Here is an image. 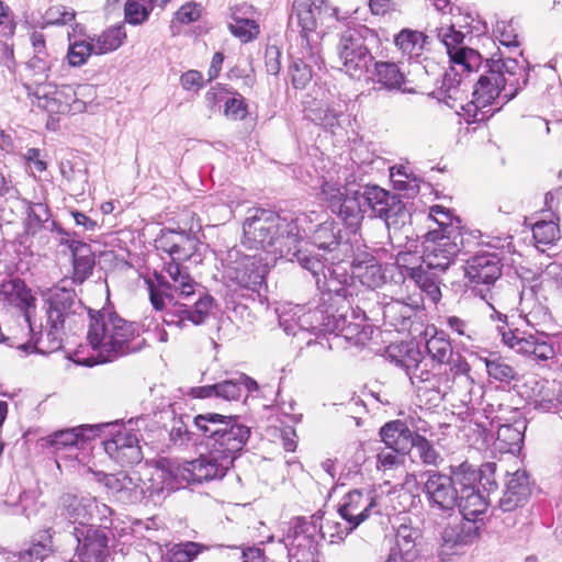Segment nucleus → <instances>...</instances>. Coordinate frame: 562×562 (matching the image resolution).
<instances>
[{
  "label": "nucleus",
  "instance_id": "obj_34",
  "mask_svg": "<svg viewBox=\"0 0 562 562\" xmlns=\"http://www.w3.org/2000/svg\"><path fill=\"white\" fill-rule=\"evenodd\" d=\"M105 485L113 490L117 498L126 503L139 502L144 496V491L138 484V477H132L124 472L117 474H104Z\"/></svg>",
  "mask_w": 562,
  "mask_h": 562
},
{
  "label": "nucleus",
  "instance_id": "obj_47",
  "mask_svg": "<svg viewBox=\"0 0 562 562\" xmlns=\"http://www.w3.org/2000/svg\"><path fill=\"white\" fill-rule=\"evenodd\" d=\"M473 22V18L471 14L467 13L463 18V22H452L447 27H438L437 31V37L440 40V42L445 45L447 50H450L452 48H459L460 45L463 43L464 34L461 31H457L456 27H471V23Z\"/></svg>",
  "mask_w": 562,
  "mask_h": 562
},
{
  "label": "nucleus",
  "instance_id": "obj_39",
  "mask_svg": "<svg viewBox=\"0 0 562 562\" xmlns=\"http://www.w3.org/2000/svg\"><path fill=\"white\" fill-rule=\"evenodd\" d=\"M460 83V75L453 67H451L449 70L443 72L440 86L436 87V89L429 93V97L437 99L440 102H445L449 108L453 109L454 102L459 98Z\"/></svg>",
  "mask_w": 562,
  "mask_h": 562
},
{
  "label": "nucleus",
  "instance_id": "obj_12",
  "mask_svg": "<svg viewBox=\"0 0 562 562\" xmlns=\"http://www.w3.org/2000/svg\"><path fill=\"white\" fill-rule=\"evenodd\" d=\"M337 13L338 9L329 5L327 0H293L288 34L297 33L296 43L322 45L324 33L318 30V24L328 18L339 20Z\"/></svg>",
  "mask_w": 562,
  "mask_h": 562
},
{
  "label": "nucleus",
  "instance_id": "obj_35",
  "mask_svg": "<svg viewBox=\"0 0 562 562\" xmlns=\"http://www.w3.org/2000/svg\"><path fill=\"white\" fill-rule=\"evenodd\" d=\"M420 537L418 529L407 525H401L395 536V546L391 549L390 557L403 562H411L417 558L416 541Z\"/></svg>",
  "mask_w": 562,
  "mask_h": 562
},
{
  "label": "nucleus",
  "instance_id": "obj_3",
  "mask_svg": "<svg viewBox=\"0 0 562 562\" xmlns=\"http://www.w3.org/2000/svg\"><path fill=\"white\" fill-rule=\"evenodd\" d=\"M142 425L145 418H130L126 423L116 419L108 423L81 424L63 428L38 440L42 448L55 451L76 448L80 451L90 450L91 457L105 453L108 457L143 456L140 441H144Z\"/></svg>",
  "mask_w": 562,
  "mask_h": 562
},
{
  "label": "nucleus",
  "instance_id": "obj_37",
  "mask_svg": "<svg viewBox=\"0 0 562 562\" xmlns=\"http://www.w3.org/2000/svg\"><path fill=\"white\" fill-rule=\"evenodd\" d=\"M374 69L372 72V81L380 85L381 89L389 91L402 90L405 83V76L400 70L398 66L393 61H374ZM403 91L412 92V90Z\"/></svg>",
  "mask_w": 562,
  "mask_h": 562
},
{
  "label": "nucleus",
  "instance_id": "obj_59",
  "mask_svg": "<svg viewBox=\"0 0 562 562\" xmlns=\"http://www.w3.org/2000/svg\"><path fill=\"white\" fill-rule=\"evenodd\" d=\"M441 273L427 270L426 273L422 277L419 283L415 285L418 286L426 296L434 303L437 304L441 299V290H440V279L439 276Z\"/></svg>",
  "mask_w": 562,
  "mask_h": 562
},
{
  "label": "nucleus",
  "instance_id": "obj_43",
  "mask_svg": "<svg viewBox=\"0 0 562 562\" xmlns=\"http://www.w3.org/2000/svg\"><path fill=\"white\" fill-rule=\"evenodd\" d=\"M87 88V86H79L78 90H75L72 86L64 85L59 89H57L55 91L54 101H58L60 103L58 112L80 113L86 111L87 103L80 100L78 95L82 94L81 90H85Z\"/></svg>",
  "mask_w": 562,
  "mask_h": 562
},
{
  "label": "nucleus",
  "instance_id": "obj_30",
  "mask_svg": "<svg viewBox=\"0 0 562 562\" xmlns=\"http://www.w3.org/2000/svg\"><path fill=\"white\" fill-rule=\"evenodd\" d=\"M315 278L316 288L318 291V296L322 297V301L333 302L334 305L337 304L340 307L352 311L356 306H352V284L349 282H337L330 279V274L319 273Z\"/></svg>",
  "mask_w": 562,
  "mask_h": 562
},
{
  "label": "nucleus",
  "instance_id": "obj_61",
  "mask_svg": "<svg viewBox=\"0 0 562 562\" xmlns=\"http://www.w3.org/2000/svg\"><path fill=\"white\" fill-rule=\"evenodd\" d=\"M506 490L510 495L526 501L530 495V483L526 472L519 470L514 472L506 482Z\"/></svg>",
  "mask_w": 562,
  "mask_h": 562
},
{
  "label": "nucleus",
  "instance_id": "obj_64",
  "mask_svg": "<svg viewBox=\"0 0 562 562\" xmlns=\"http://www.w3.org/2000/svg\"><path fill=\"white\" fill-rule=\"evenodd\" d=\"M233 91L234 89L227 88L222 83H217L206 92L205 100L207 101L209 106L212 110L215 106H218V109H221L222 106L224 108L225 101L228 99Z\"/></svg>",
  "mask_w": 562,
  "mask_h": 562
},
{
  "label": "nucleus",
  "instance_id": "obj_9",
  "mask_svg": "<svg viewBox=\"0 0 562 562\" xmlns=\"http://www.w3.org/2000/svg\"><path fill=\"white\" fill-rule=\"evenodd\" d=\"M381 46L376 31L364 24L351 23L340 33L337 45L338 58L342 70L355 79H360L369 71L374 60L373 53Z\"/></svg>",
  "mask_w": 562,
  "mask_h": 562
},
{
  "label": "nucleus",
  "instance_id": "obj_22",
  "mask_svg": "<svg viewBox=\"0 0 562 562\" xmlns=\"http://www.w3.org/2000/svg\"><path fill=\"white\" fill-rule=\"evenodd\" d=\"M77 540V553L81 562H103L108 555V542L111 531L105 528L74 527L71 531Z\"/></svg>",
  "mask_w": 562,
  "mask_h": 562
},
{
  "label": "nucleus",
  "instance_id": "obj_1",
  "mask_svg": "<svg viewBox=\"0 0 562 562\" xmlns=\"http://www.w3.org/2000/svg\"><path fill=\"white\" fill-rule=\"evenodd\" d=\"M155 248L166 252L170 261L165 262L161 272H155V280L147 281L149 301L167 326L184 327L187 323L199 326L205 323L215 306L214 297L204 292L195 295L196 282L190 277L182 262H202V249L196 233L190 228H161L155 238Z\"/></svg>",
  "mask_w": 562,
  "mask_h": 562
},
{
  "label": "nucleus",
  "instance_id": "obj_29",
  "mask_svg": "<svg viewBox=\"0 0 562 562\" xmlns=\"http://www.w3.org/2000/svg\"><path fill=\"white\" fill-rule=\"evenodd\" d=\"M462 110L473 117V123H486L492 117V81L487 75L479 78L472 92V100L462 105Z\"/></svg>",
  "mask_w": 562,
  "mask_h": 562
},
{
  "label": "nucleus",
  "instance_id": "obj_48",
  "mask_svg": "<svg viewBox=\"0 0 562 562\" xmlns=\"http://www.w3.org/2000/svg\"><path fill=\"white\" fill-rule=\"evenodd\" d=\"M532 236L538 250L553 245L561 237L559 226L553 221H539L532 226Z\"/></svg>",
  "mask_w": 562,
  "mask_h": 562
},
{
  "label": "nucleus",
  "instance_id": "obj_10",
  "mask_svg": "<svg viewBox=\"0 0 562 562\" xmlns=\"http://www.w3.org/2000/svg\"><path fill=\"white\" fill-rule=\"evenodd\" d=\"M193 422L207 439L206 445L221 457H236L251 434L250 427L241 424L238 415L205 413L196 415Z\"/></svg>",
  "mask_w": 562,
  "mask_h": 562
},
{
  "label": "nucleus",
  "instance_id": "obj_16",
  "mask_svg": "<svg viewBox=\"0 0 562 562\" xmlns=\"http://www.w3.org/2000/svg\"><path fill=\"white\" fill-rule=\"evenodd\" d=\"M494 419H497L499 424L497 437L494 439V450L501 454L516 456L520 453L527 428V420L520 409L517 407L507 409L503 404H499Z\"/></svg>",
  "mask_w": 562,
  "mask_h": 562
},
{
  "label": "nucleus",
  "instance_id": "obj_25",
  "mask_svg": "<svg viewBox=\"0 0 562 562\" xmlns=\"http://www.w3.org/2000/svg\"><path fill=\"white\" fill-rule=\"evenodd\" d=\"M346 103L325 104L308 110L311 121L331 135H339L350 125Z\"/></svg>",
  "mask_w": 562,
  "mask_h": 562
},
{
  "label": "nucleus",
  "instance_id": "obj_45",
  "mask_svg": "<svg viewBox=\"0 0 562 562\" xmlns=\"http://www.w3.org/2000/svg\"><path fill=\"white\" fill-rule=\"evenodd\" d=\"M426 351L434 362L439 367L443 366L451 357H453V349L450 340L446 334L436 331V334L426 340Z\"/></svg>",
  "mask_w": 562,
  "mask_h": 562
},
{
  "label": "nucleus",
  "instance_id": "obj_2",
  "mask_svg": "<svg viewBox=\"0 0 562 562\" xmlns=\"http://www.w3.org/2000/svg\"><path fill=\"white\" fill-rule=\"evenodd\" d=\"M322 194L327 207L348 231L346 245L335 263L348 262L352 274L376 259L375 249L367 246L358 235L366 215L383 220L389 232L394 233L411 223L412 214L406 202L374 183L347 181L340 186L326 181L322 184Z\"/></svg>",
  "mask_w": 562,
  "mask_h": 562
},
{
  "label": "nucleus",
  "instance_id": "obj_15",
  "mask_svg": "<svg viewBox=\"0 0 562 562\" xmlns=\"http://www.w3.org/2000/svg\"><path fill=\"white\" fill-rule=\"evenodd\" d=\"M385 300L386 297L384 296L383 301H381L378 292L368 291L359 300V304L356 307H364L367 310V324L378 321V316L381 315L384 325H389L397 331L408 329L414 315L413 306L400 300Z\"/></svg>",
  "mask_w": 562,
  "mask_h": 562
},
{
  "label": "nucleus",
  "instance_id": "obj_44",
  "mask_svg": "<svg viewBox=\"0 0 562 562\" xmlns=\"http://www.w3.org/2000/svg\"><path fill=\"white\" fill-rule=\"evenodd\" d=\"M391 273V266H385L383 268L376 258L373 262L363 267L360 272H357L353 276L359 278L360 282L370 289L369 291H374L375 288L383 285L386 280L390 279Z\"/></svg>",
  "mask_w": 562,
  "mask_h": 562
},
{
  "label": "nucleus",
  "instance_id": "obj_38",
  "mask_svg": "<svg viewBox=\"0 0 562 562\" xmlns=\"http://www.w3.org/2000/svg\"><path fill=\"white\" fill-rule=\"evenodd\" d=\"M216 384V397L226 401H237L244 392L257 391L259 385L256 380L245 373H240L236 378L224 380Z\"/></svg>",
  "mask_w": 562,
  "mask_h": 562
},
{
  "label": "nucleus",
  "instance_id": "obj_52",
  "mask_svg": "<svg viewBox=\"0 0 562 562\" xmlns=\"http://www.w3.org/2000/svg\"><path fill=\"white\" fill-rule=\"evenodd\" d=\"M555 386L557 385L554 381L543 379L536 382V386L532 389L536 403L548 409L559 405L558 403L554 404L560 392Z\"/></svg>",
  "mask_w": 562,
  "mask_h": 562
},
{
  "label": "nucleus",
  "instance_id": "obj_50",
  "mask_svg": "<svg viewBox=\"0 0 562 562\" xmlns=\"http://www.w3.org/2000/svg\"><path fill=\"white\" fill-rule=\"evenodd\" d=\"M56 59L48 54H34L33 57L26 63L27 69L35 77L34 83L37 86L44 85L48 79V72L53 67Z\"/></svg>",
  "mask_w": 562,
  "mask_h": 562
},
{
  "label": "nucleus",
  "instance_id": "obj_31",
  "mask_svg": "<svg viewBox=\"0 0 562 562\" xmlns=\"http://www.w3.org/2000/svg\"><path fill=\"white\" fill-rule=\"evenodd\" d=\"M60 245H66L71 252L74 281L85 282L92 274L95 265L90 245L75 238H61Z\"/></svg>",
  "mask_w": 562,
  "mask_h": 562
},
{
  "label": "nucleus",
  "instance_id": "obj_49",
  "mask_svg": "<svg viewBox=\"0 0 562 562\" xmlns=\"http://www.w3.org/2000/svg\"><path fill=\"white\" fill-rule=\"evenodd\" d=\"M156 0H127L124 7L125 22L132 25L144 23L155 7Z\"/></svg>",
  "mask_w": 562,
  "mask_h": 562
},
{
  "label": "nucleus",
  "instance_id": "obj_46",
  "mask_svg": "<svg viewBox=\"0 0 562 562\" xmlns=\"http://www.w3.org/2000/svg\"><path fill=\"white\" fill-rule=\"evenodd\" d=\"M126 38V32L123 24H116L102 32L95 38V55H103L116 50Z\"/></svg>",
  "mask_w": 562,
  "mask_h": 562
},
{
  "label": "nucleus",
  "instance_id": "obj_23",
  "mask_svg": "<svg viewBox=\"0 0 562 562\" xmlns=\"http://www.w3.org/2000/svg\"><path fill=\"white\" fill-rule=\"evenodd\" d=\"M431 212L442 213L446 215L449 222L437 221L440 232L445 236H449V241H454L458 245L459 252L463 251L468 254L472 248L485 244L491 247L490 243H483L481 240L483 234L479 229H469L462 225V221L458 216H453L451 211L442 205H432Z\"/></svg>",
  "mask_w": 562,
  "mask_h": 562
},
{
  "label": "nucleus",
  "instance_id": "obj_62",
  "mask_svg": "<svg viewBox=\"0 0 562 562\" xmlns=\"http://www.w3.org/2000/svg\"><path fill=\"white\" fill-rule=\"evenodd\" d=\"M505 244H502V246H498L494 241V249L499 250L498 252L494 251L493 258H494V268H497L499 270V276L503 274L502 270L504 268H507L508 270L512 268L514 263L513 255V246H512V237L508 236L504 239Z\"/></svg>",
  "mask_w": 562,
  "mask_h": 562
},
{
  "label": "nucleus",
  "instance_id": "obj_55",
  "mask_svg": "<svg viewBox=\"0 0 562 562\" xmlns=\"http://www.w3.org/2000/svg\"><path fill=\"white\" fill-rule=\"evenodd\" d=\"M201 548L199 543L191 541L177 544L167 553L165 562H191L198 557Z\"/></svg>",
  "mask_w": 562,
  "mask_h": 562
},
{
  "label": "nucleus",
  "instance_id": "obj_6",
  "mask_svg": "<svg viewBox=\"0 0 562 562\" xmlns=\"http://www.w3.org/2000/svg\"><path fill=\"white\" fill-rule=\"evenodd\" d=\"M87 340L97 351L95 357L78 359L85 367L112 362L138 352L146 344L136 330L135 323L122 318L113 308L88 310Z\"/></svg>",
  "mask_w": 562,
  "mask_h": 562
},
{
  "label": "nucleus",
  "instance_id": "obj_33",
  "mask_svg": "<svg viewBox=\"0 0 562 562\" xmlns=\"http://www.w3.org/2000/svg\"><path fill=\"white\" fill-rule=\"evenodd\" d=\"M61 505L69 521L72 525L78 524V528L89 527V521L93 520L94 497L92 496L65 494L61 497Z\"/></svg>",
  "mask_w": 562,
  "mask_h": 562
},
{
  "label": "nucleus",
  "instance_id": "obj_14",
  "mask_svg": "<svg viewBox=\"0 0 562 562\" xmlns=\"http://www.w3.org/2000/svg\"><path fill=\"white\" fill-rule=\"evenodd\" d=\"M380 441L400 457L408 456L413 450L418 457H438L430 441L411 430L407 423L394 419L385 423L379 430Z\"/></svg>",
  "mask_w": 562,
  "mask_h": 562
},
{
  "label": "nucleus",
  "instance_id": "obj_17",
  "mask_svg": "<svg viewBox=\"0 0 562 562\" xmlns=\"http://www.w3.org/2000/svg\"><path fill=\"white\" fill-rule=\"evenodd\" d=\"M468 291L492 307V254L476 251L465 261Z\"/></svg>",
  "mask_w": 562,
  "mask_h": 562
},
{
  "label": "nucleus",
  "instance_id": "obj_19",
  "mask_svg": "<svg viewBox=\"0 0 562 562\" xmlns=\"http://www.w3.org/2000/svg\"><path fill=\"white\" fill-rule=\"evenodd\" d=\"M522 70L517 59L513 57L494 60V113L510 101L520 88Z\"/></svg>",
  "mask_w": 562,
  "mask_h": 562
},
{
  "label": "nucleus",
  "instance_id": "obj_13",
  "mask_svg": "<svg viewBox=\"0 0 562 562\" xmlns=\"http://www.w3.org/2000/svg\"><path fill=\"white\" fill-rule=\"evenodd\" d=\"M222 263L227 281L258 294L267 288L269 266L262 254L246 255L239 248L233 247L227 250Z\"/></svg>",
  "mask_w": 562,
  "mask_h": 562
},
{
  "label": "nucleus",
  "instance_id": "obj_53",
  "mask_svg": "<svg viewBox=\"0 0 562 562\" xmlns=\"http://www.w3.org/2000/svg\"><path fill=\"white\" fill-rule=\"evenodd\" d=\"M92 54H95V47L92 43L87 41H75L69 44L67 58L72 67H80L87 63V59Z\"/></svg>",
  "mask_w": 562,
  "mask_h": 562
},
{
  "label": "nucleus",
  "instance_id": "obj_4",
  "mask_svg": "<svg viewBox=\"0 0 562 562\" xmlns=\"http://www.w3.org/2000/svg\"><path fill=\"white\" fill-rule=\"evenodd\" d=\"M46 327L45 331L36 333L32 326L31 318L26 314L25 323L29 328L30 338L19 345L20 351L24 355L41 353L49 355L63 348L65 330L75 331L77 327L85 324V315L88 307L83 305L74 289L58 288L45 300Z\"/></svg>",
  "mask_w": 562,
  "mask_h": 562
},
{
  "label": "nucleus",
  "instance_id": "obj_57",
  "mask_svg": "<svg viewBox=\"0 0 562 562\" xmlns=\"http://www.w3.org/2000/svg\"><path fill=\"white\" fill-rule=\"evenodd\" d=\"M235 24H229L231 33L244 42H249L259 34V25L252 19L234 16Z\"/></svg>",
  "mask_w": 562,
  "mask_h": 562
},
{
  "label": "nucleus",
  "instance_id": "obj_40",
  "mask_svg": "<svg viewBox=\"0 0 562 562\" xmlns=\"http://www.w3.org/2000/svg\"><path fill=\"white\" fill-rule=\"evenodd\" d=\"M480 526L463 519L461 524L448 525L441 535L442 541L449 547L471 543L479 536Z\"/></svg>",
  "mask_w": 562,
  "mask_h": 562
},
{
  "label": "nucleus",
  "instance_id": "obj_21",
  "mask_svg": "<svg viewBox=\"0 0 562 562\" xmlns=\"http://www.w3.org/2000/svg\"><path fill=\"white\" fill-rule=\"evenodd\" d=\"M460 468L465 472L464 482L459 479V473H454L456 480H459L463 485L459 503L460 513L464 520L477 525L482 520L480 516L485 514L490 503L479 490L471 486L472 483L477 481L480 473L476 470L470 471L467 462H463Z\"/></svg>",
  "mask_w": 562,
  "mask_h": 562
},
{
  "label": "nucleus",
  "instance_id": "obj_63",
  "mask_svg": "<svg viewBox=\"0 0 562 562\" xmlns=\"http://www.w3.org/2000/svg\"><path fill=\"white\" fill-rule=\"evenodd\" d=\"M203 7L195 1H188L182 4L175 14L176 20L181 24H190L201 18Z\"/></svg>",
  "mask_w": 562,
  "mask_h": 562
},
{
  "label": "nucleus",
  "instance_id": "obj_32",
  "mask_svg": "<svg viewBox=\"0 0 562 562\" xmlns=\"http://www.w3.org/2000/svg\"><path fill=\"white\" fill-rule=\"evenodd\" d=\"M218 459H191L186 461L181 477L188 483H202L216 477H223L225 470L218 464Z\"/></svg>",
  "mask_w": 562,
  "mask_h": 562
},
{
  "label": "nucleus",
  "instance_id": "obj_18",
  "mask_svg": "<svg viewBox=\"0 0 562 562\" xmlns=\"http://www.w3.org/2000/svg\"><path fill=\"white\" fill-rule=\"evenodd\" d=\"M422 237L426 268L443 273L459 254L457 243L449 241L450 237L438 231H428Z\"/></svg>",
  "mask_w": 562,
  "mask_h": 562
},
{
  "label": "nucleus",
  "instance_id": "obj_28",
  "mask_svg": "<svg viewBox=\"0 0 562 562\" xmlns=\"http://www.w3.org/2000/svg\"><path fill=\"white\" fill-rule=\"evenodd\" d=\"M295 261L305 270L310 271L313 277H317L319 273L330 274V279L337 282H349L353 283V274H350L347 268L342 267L341 263L325 265V260L321 259L317 255H314L307 249H295L293 254Z\"/></svg>",
  "mask_w": 562,
  "mask_h": 562
},
{
  "label": "nucleus",
  "instance_id": "obj_11",
  "mask_svg": "<svg viewBox=\"0 0 562 562\" xmlns=\"http://www.w3.org/2000/svg\"><path fill=\"white\" fill-rule=\"evenodd\" d=\"M314 216H316L315 212L296 214L297 246L304 238H307L312 246L322 251L321 255H317L321 259L335 263L336 259H339L342 246L346 245L347 235L342 234L345 224L342 221L339 222L329 216L319 223H314Z\"/></svg>",
  "mask_w": 562,
  "mask_h": 562
},
{
  "label": "nucleus",
  "instance_id": "obj_27",
  "mask_svg": "<svg viewBox=\"0 0 562 562\" xmlns=\"http://www.w3.org/2000/svg\"><path fill=\"white\" fill-rule=\"evenodd\" d=\"M495 322L498 323L496 325V334L501 337L503 347L515 353L532 356L539 335L519 336L518 330L509 326L507 316L494 308V323Z\"/></svg>",
  "mask_w": 562,
  "mask_h": 562
},
{
  "label": "nucleus",
  "instance_id": "obj_51",
  "mask_svg": "<svg viewBox=\"0 0 562 562\" xmlns=\"http://www.w3.org/2000/svg\"><path fill=\"white\" fill-rule=\"evenodd\" d=\"M406 238L409 239L408 235H406ZM418 239L419 235H417L416 240H408L406 243V249L398 251L395 262L392 265L393 267H426L424 250L419 251L417 245H414Z\"/></svg>",
  "mask_w": 562,
  "mask_h": 562
},
{
  "label": "nucleus",
  "instance_id": "obj_5",
  "mask_svg": "<svg viewBox=\"0 0 562 562\" xmlns=\"http://www.w3.org/2000/svg\"><path fill=\"white\" fill-rule=\"evenodd\" d=\"M367 318L364 307H356L350 314V311L334 305L333 302L324 303L321 296L304 305H297L292 317L300 330L315 336H342L356 346H363L372 338L375 327L367 324Z\"/></svg>",
  "mask_w": 562,
  "mask_h": 562
},
{
  "label": "nucleus",
  "instance_id": "obj_8",
  "mask_svg": "<svg viewBox=\"0 0 562 562\" xmlns=\"http://www.w3.org/2000/svg\"><path fill=\"white\" fill-rule=\"evenodd\" d=\"M357 528V521L344 520V522L326 519L324 524L318 525L317 519L308 521L297 518L289 528L283 539L284 547L288 550V562L291 555L296 559L311 562L313 552L319 539L328 538L329 542H338Z\"/></svg>",
  "mask_w": 562,
  "mask_h": 562
},
{
  "label": "nucleus",
  "instance_id": "obj_41",
  "mask_svg": "<svg viewBox=\"0 0 562 562\" xmlns=\"http://www.w3.org/2000/svg\"><path fill=\"white\" fill-rule=\"evenodd\" d=\"M7 300L22 311L34 307V297L25 282L19 278L12 279L2 285Z\"/></svg>",
  "mask_w": 562,
  "mask_h": 562
},
{
  "label": "nucleus",
  "instance_id": "obj_54",
  "mask_svg": "<svg viewBox=\"0 0 562 562\" xmlns=\"http://www.w3.org/2000/svg\"><path fill=\"white\" fill-rule=\"evenodd\" d=\"M223 114L234 121H241L248 114V105L245 98L234 90L228 99L225 101Z\"/></svg>",
  "mask_w": 562,
  "mask_h": 562
},
{
  "label": "nucleus",
  "instance_id": "obj_60",
  "mask_svg": "<svg viewBox=\"0 0 562 562\" xmlns=\"http://www.w3.org/2000/svg\"><path fill=\"white\" fill-rule=\"evenodd\" d=\"M50 552V537L44 535L41 540L32 542L27 549L23 550L21 557L30 562H42Z\"/></svg>",
  "mask_w": 562,
  "mask_h": 562
},
{
  "label": "nucleus",
  "instance_id": "obj_56",
  "mask_svg": "<svg viewBox=\"0 0 562 562\" xmlns=\"http://www.w3.org/2000/svg\"><path fill=\"white\" fill-rule=\"evenodd\" d=\"M392 273L390 280L395 284H404L406 281L414 284L419 283L422 277L428 270L426 267H393L391 266Z\"/></svg>",
  "mask_w": 562,
  "mask_h": 562
},
{
  "label": "nucleus",
  "instance_id": "obj_36",
  "mask_svg": "<svg viewBox=\"0 0 562 562\" xmlns=\"http://www.w3.org/2000/svg\"><path fill=\"white\" fill-rule=\"evenodd\" d=\"M396 363L397 366L405 369L413 383H415V380L422 383H426V390H436L439 387V379L437 375L427 370L420 369L422 353L419 350H407L406 355L402 359L396 360Z\"/></svg>",
  "mask_w": 562,
  "mask_h": 562
},
{
  "label": "nucleus",
  "instance_id": "obj_24",
  "mask_svg": "<svg viewBox=\"0 0 562 562\" xmlns=\"http://www.w3.org/2000/svg\"><path fill=\"white\" fill-rule=\"evenodd\" d=\"M375 492L353 490L346 494L338 507V514L344 520L357 521V527L372 513H380Z\"/></svg>",
  "mask_w": 562,
  "mask_h": 562
},
{
  "label": "nucleus",
  "instance_id": "obj_58",
  "mask_svg": "<svg viewBox=\"0 0 562 562\" xmlns=\"http://www.w3.org/2000/svg\"><path fill=\"white\" fill-rule=\"evenodd\" d=\"M49 210L46 204L36 203L30 207L25 222V231L34 235L49 220Z\"/></svg>",
  "mask_w": 562,
  "mask_h": 562
},
{
  "label": "nucleus",
  "instance_id": "obj_42",
  "mask_svg": "<svg viewBox=\"0 0 562 562\" xmlns=\"http://www.w3.org/2000/svg\"><path fill=\"white\" fill-rule=\"evenodd\" d=\"M495 34H497L499 44L503 47H505L506 49H508L509 55L505 56V54L501 50V48H498L497 54L494 53V60H497L501 57H503L505 59L508 57H513L516 59L515 56H519L520 52L518 50V47H519V42L517 40L518 35H517L516 29L513 25V21L497 22L496 29L494 30V35Z\"/></svg>",
  "mask_w": 562,
  "mask_h": 562
},
{
  "label": "nucleus",
  "instance_id": "obj_20",
  "mask_svg": "<svg viewBox=\"0 0 562 562\" xmlns=\"http://www.w3.org/2000/svg\"><path fill=\"white\" fill-rule=\"evenodd\" d=\"M289 74L295 89H305L313 78V67L318 69L324 65L322 45H305L296 43V48L290 55Z\"/></svg>",
  "mask_w": 562,
  "mask_h": 562
},
{
  "label": "nucleus",
  "instance_id": "obj_7",
  "mask_svg": "<svg viewBox=\"0 0 562 562\" xmlns=\"http://www.w3.org/2000/svg\"><path fill=\"white\" fill-rule=\"evenodd\" d=\"M243 223V245L248 249L263 250L295 261L293 254L297 247L295 213H277L266 209H255Z\"/></svg>",
  "mask_w": 562,
  "mask_h": 562
},
{
  "label": "nucleus",
  "instance_id": "obj_26",
  "mask_svg": "<svg viewBox=\"0 0 562 562\" xmlns=\"http://www.w3.org/2000/svg\"><path fill=\"white\" fill-rule=\"evenodd\" d=\"M425 492L431 506L440 510H452L458 503V492L450 476L438 473L429 475Z\"/></svg>",
  "mask_w": 562,
  "mask_h": 562
}]
</instances>
